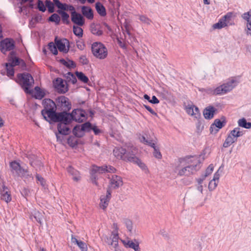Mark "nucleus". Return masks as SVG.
I'll return each mask as SVG.
<instances>
[{
  "label": "nucleus",
  "instance_id": "40",
  "mask_svg": "<svg viewBox=\"0 0 251 251\" xmlns=\"http://www.w3.org/2000/svg\"><path fill=\"white\" fill-rule=\"evenodd\" d=\"M136 16L138 17L139 19L142 23L147 25H151V20L150 18H149L147 16L139 14L137 15Z\"/></svg>",
  "mask_w": 251,
  "mask_h": 251
},
{
  "label": "nucleus",
  "instance_id": "36",
  "mask_svg": "<svg viewBox=\"0 0 251 251\" xmlns=\"http://www.w3.org/2000/svg\"><path fill=\"white\" fill-rule=\"evenodd\" d=\"M238 126L240 127H242L247 129L251 128V123L247 122L246 119L244 118L238 120Z\"/></svg>",
  "mask_w": 251,
  "mask_h": 251
},
{
  "label": "nucleus",
  "instance_id": "7",
  "mask_svg": "<svg viewBox=\"0 0 251 251\" xmlns=\"http://www.w3.org/2000/svg\"><path fill=\"white\" fill-rule=\"evenodd\" d=\"M130 150L132 152L131 155H129L130 152L126 153V150L123 148H115L113 150V154L114 156L118 159H121L123 160L128 161L129 157H132L134 154L137 153V149L136 147L131 146Z\"/></svg>",
  "mask_w": 251,
  "mask_h": 251
},
{
  "label": "nucleus",
  "instance_id": "52",
  "mask_svg": "<svg viewBox=\"0 0 251 251\" xmlns=\"http://www.w3.org/2000/svg\"><path fill=\"white\" fill-rule=\"evenodd\" d=\"M60 62L62 64L68 68H73L75 67V63L73 61L69 60L68 61H67L64 59H62L60 60Z\"/></svg>",
  "mask_w": 251,
  "mask_h": 251
},
{
  "label": "nucleus",
  "instance_id": "41",
  "mask_svg": "<svg viewBox=\"0 0 251 251\" xmlns=\"http://www.w3.org/2000/svg\"><path fill=\"white\" fill-rule=\"evenodd\" d=\"M74 33L78 37H82L83 36V29L79 26L74 25L73 27Z\"/></svg>",
  "mask_w": 251,
  "mask_h": 251
},
{
  "label": "nucleus",
  "instance_id": "33",
  "mask_svg": "<svg viewBox=\"0 0 251 251\" xmlns=\"http://www.w3.org/2000/svg\"><path fill=\"white\" fill-rule=\"evenodd\" d=\"M91 31L94 35L97 36H101L103 34V31L101 30L99 25H91Z\"/></svg>",
  "mask_w": 251,
  "mask_h": 251
},
{
  "label": "nucleus",
  "instance_id": "29",
  "mask_svg": "<svg viewBox=\"0 0 251 251\" xmlns=\"http://www.w3.org/2000/svg\"><path fill=\"white\" fill-rule=\"evenodd\" d=\"M244 132L241 130L240 127H235L233 130L230 131L229 134L234 138L236 141L238 137H241L243 135Z\"/></svg>",
  "mask_w": 251,
  "mask_h": 251
},
{
  "label": "nucleus",
  "instance_id": "54",
  "mask_svg": "<svg viewBox=\"0 0 251 251\" xmlns=\"http://www.w3.org/2000/svg\"><path fill=\"white\" fill-rule=\"evenodd\" d=\"M218 182H217V181L216 182V181L213 180V179L211 180L209 182V185H208L209 190L210 191L214 190L217 186Z\"/></svg>",
  "mask_w": 251,
  "mask_h": 251
},
{
  "label": "nucleus",
  "instance_id": "39",
  "mask_svg": "<svg viewBox=\"0 0 251 251\" xmlns=\"http://www.w3.org/2000/svg\"><path fill=\"white\" fill-rule=\"evenodd\" d=\"M43 217V216L41 212H40L39 211H35L34 213L32 214L31 218L32 219V217H33L37 222H38L40 224H41Z\"/></svg>",
  "mask_w": 251,
  "mask_h": 251
},
{
  "label": "nucleus",
  "instance_id": "20",
  "mask_svg": "<svg viewBox=\"0 0 251 251\" xmlns=\"http://www.w3.org/2000/svg\"><path fill=\"white\" fill-rule=\"evenodd\" d=\"M136 154L132 157H128V161L136 164L146 174L149 173V169L146 164L136 156Z\"/></svg>",
  "mask_w": 251,
  "mask_h": 251
},
{
  "label": "nucleus",
  "instance_id": "37",
  "mask_svg": "<svg viewBox=\"0 0 251 251\" xmlns=\"http://www.w3.org/2000/svg\"><path fill=\"white\" fill-rule=\"evenodd\" d=\"M57 12L61 15L62 21L63 23L68 25L70 23V21L69 20V15L66 12L63 11L62 10H58Z\"/></svg>",
  "mask_w": 251,
  "mask_h": 251
},
{
  "label": "nucleus",
  "instance_id": "49",
  "mask_svg": "<svg viewBox=\"0 0 251 251\" xmlns=\"http://www.w3.org/2000/svg\"><path fill=\"white\" fill-rule=\"evenodd\" d=\"M46 6L48 9V11L50 13H52L54 11V4L50 0H46L45 2Z\"/></svg>",
  "mask_w": 251,
  "mask_h": 251
},
{
  "label": "nucleus",
  "instance_id": "22",
  "mask_svg": "<svg viewBox=\"0 0 251 251\" xmlns=\"http://www.w3.org/2000/svg\"><path fill=\"white\" fill-rule=\"evenodd\" d=\"M185 110L186 112L195 118L198 119L200 117V113L199 108L193 104H188L186 106Z\"/></svg>",
  "mask_w": 251,
  "mask_h": 251
},
{
  "label": "nucleus",
  "instance_id": "14",
  "mask_svg": "<svg viewBox=\"0 0 251 251\" xmlns=\"http://www.w3.org/2000/svg\"><path fill=\"white\" fill-rule=\"evenodd\" d=\"M232 16L231 13H228L225 15L222 19H220L219 22L213 25L214 29H221L227 26L229 23V21Z\"/></svg>",
  "mask_w": 251,
  "mask_h": 251
},
{
  "label": "nucleus",
  "instance_id": "64",
  "mask_svg": "<svg viewBox=\"0 0 251 251\" xmlns=\"http://www.w3.org/2000/svg\"><path fill=\"white\" fill-rule=\"evenodd\" d=\"M77 47L79 49L82 50L84 49V45L83 44H82V43H81L80 44L77 43Z\"/></svg>",
  "mask_w": 251,
  "mask_h": 251
},
{
  "label": "nucleus",
  "instance_id": "30",
  "mask_svg": "<svg viewBox=\"0 0 251 251\" xmlns=\"http://www.w3.org/2000/svg\"><path fill=\"white\" fill-rule=\"evenodd\" d=\"M10 65H12L13 67L21 65L22 66L24 67L25 66V63L23 59H20L17 57H11V59H9Z\"/></svg>",
  "mask_w": 251,
  "mask_h": 251
},
{
  "label": "nucleus",
  "instance_id": "15",
  "mask_svg": "<svg viewBox=\"0 0 251 251\" xmlns=\"http://www.w3.org/2000/svg\"><path fill=\"white\" fill-rule=\"evenodd\" d=\"M58 105L60 106L64 110H69L71 108V104L68 98L61 96L56 99Z\"/></svg>",
  "mask_w": 251,
  "mask_h": 251
},
{
  "label": "nucleus",
  "instance_id": "24",
  "mask_svg": "<svg viewBox=\"0 0 251 251\" xmlns=\"http://www.w3.org/2000/svg\"><path fill=\"white\" fill-rule=\"evenodd\" d=\"M54 4L61 10L75 11V8L73 5H68L66 3H61L59 0H53Z\"/></svg>",
  "mask_w": 251,
  "mask_h": 251
},
{
  "label": "nucleus",
  "instance_id": "55",
  "mask_svg": "<svg viewBox=\"0 0 251 251\" xmlns=\"http://www.w3.org/2000/svg\"><path fill=\"white\" fill-rule=\"evenodd\" d=\"M36 178L38 181V183L39 182L43 187L46 186V181L44 178L37 174L36 175Z\"/></svg>",
  "mask_w": 251,
  "mask_h": 251
},
{
  "label": "nucleus",
  "instance_id": "6",
  "mask_svg": "<svg viewBox=\"0 0 251 251\" xmlns=\"http://www.w3.org/2000/svg\"><path fill=\"white\" fill-rule=\"evenodd\" d=\"M139 139L141 142L153 149V155L154 157L158 159L162 158V154L160 151L159 148L156 145L157 139L155 138L154 139H148L146 138L144 135H142L139 137Z\"/></svg>",
  "mask_w": 251,
  "mask_h": 251
},
{
  "label": "nucleus",
  "instance_id": "8",
  "mask_svg": "<svg viewBox=\"0 0 251 251\" xmlns=\"http://www.w3.org/2000/svg\"><path fill=\"white\" fill-rule=\"evenodd\" d=\"M238 82L236 80L231 78L229 79L226 82L218 86L217 90L219 95H225L231 91L237 85Z\"/></svg>",
  "mask_w": 251,
  "mask_h": 251
},
{
  "label": "nucleus",
  "instance_id": "45",
  "mask_svg": "<svg viewBox=\"0 0 251 251\" xmlns=\"http://www.w3.org/2000/svg\"><path fill=\"white\" fill-rule=\"evenodd\" d=\"M5 66L7 76L10 77L13 76L14 75V70L12 65H10V63H6Z\"/></svg>",
  "mask_w": 251,
  "mask_h": 251
},
{
  "label": "nucleus",
  "instance_id": "11",
  "mask_svg": "<svg viewBox=\"0 0 251 251\" xmlns=\"http://www.w3.org/2000/svg\"><path fill=\"white\" fill-rule=\"evenodd\" d=\"M200 167V163L195 165H188L180 169L178 171V175L180 176H188L196 172Z\"/></svg>",
  "mask_w": 251,
  "mask_h": 251
},
{
  "label": "nucleus",
  "instance_id": "51",
  "mask_svg": "<svg viewBox=\"0 0 251 251\" xmlns=\"http://www.w3.org/2000/svg\"><path fill=\"white\" fill-rule=\"evenodd\" d=\"M218 89V87H217L216 88H207L205 89V92L210 95H219V94L218 91H217Z\"/></svg>",
  "mask_w": 251,
  "mask_h": 251
},
{
  "label": "nucleus",
  "instance_id": "47",
  "mask_svg": "<svg viewBox=\"0 0 251 251\" xmlns=\"http://www.w3.org/2000/svg\"><path fill=\"white\" fill-rule=\"evenodd\" d=\"M49 21L55 22L56 24L58 25L60 21V17L57 14H53L49 18Z\"/></svg>",
  "mask_w": 251,
  "mask_h": 251
},
{
  "label": "nucleus",
  "instance_id": "44",
  "mask_svg": "<svg viewBox=\"0 0 251 251\" xmlns=\"http://www.w3.org/2000/svg\"><path fill=\"white\" fill-rule=\"evenodd\" d=\"M76 75L80 81L84 83H87L89 81V79L83 73L76 72Z\"/></svg>",
  "mask_w": 251,
  "mask_h": 251
},
{
  "label": "nucleus",
  "instance_id": "50",
  "mask_svg": "<svg viewBox=\"0 0 251 251\" xmlns=\"http://www.w3.org/2000/svg\"><path fill=\"white\" fill-rule=\"evenodd\" d=\"M123 223L126 225L127 230L129 232H131L132 230V222L128 219H125L123 220Z\"/></svg>",
  "mask_w": 251,
  "mask_h": 251
},
{
  "label": "nucleus",
  "instance_id": "23",
  "mask_svg": "<svg viewBox=\"0 0 251 251\" xmlns=\"http://www.w3.org/2000/svg\"><path fill=\"white\" fill-rule=\"evenodd\" d=\"M55 44L57 46V48L60 51H62L65 53H66L68 51L69 48H66V44L69 43L68 40L66 39H64L63 40H57L56 39L55 40Z\"/></svg>",
  "mask_w": 251,
  "mask_h": 251
},
{
  "label": "nucleus",
  "instance_id": "4",
  "mask_svg": "<svg viewBox=\"0 0 251 251\" xmlns=\"http://www.w3.org/2000/svg\"><path fill=\"white\" fill-rule=\"evenodd\" d=\"M93 55L100 59H105L108 54V51L104 45L100 42H94L91 46Z\"/></svg>",
  "mask_w": 251,
  "mask_h": 251
},
{
  "label": "nucleus",
  "instance_id": "26",
  "mask_svg": "<svg viewBox=\"0 0 251 251\" xmlns=\"http://www.w3.org/2000/svg\"><path fill=\"white\" fill-rule=\"evenodd\" d=\"M0 195L1 196V199L7 203L11 201V196L10 192L8 191L7 188H5V186H3L2 190H0Z\"/></svg>",
  "mask_w": 251,
  "mask_h": 251
},
{
  "label": "nucleus",
  "instance_id": "19",
  "mask_svg": "<svg viewBox=\"0 0 251 251\" xmlns=\"http://www.w3.org/2000/svg\"><path fill=\"white\" fill-rule=\"evenodd\" d=\"M111 197V191L109 189H107L105 195H101L100 198V206L105 210L108 205L109 201Z\"/></svg>",
  "mask_w": 251,
  "mask_h": 251
},
{
  "label": "nucleus",
  "instance_id": "61",
  "mask_svg": "<svg viewBox=\"0 0 251 251\" xmlns=\"http://www.w3.org/2000/svg\"><path fill=\"white\" fill-rule=\"evenodd\" d=\"M246 27L247 29L246 31L247 35L251 36V23H247Z\"/></svg>",
  "mask_w": 251,
  "mask_h": 251
},
{
  "label": "nucleus",
  "instance_id": "10",
  "mask_svg": "<svg viewBox=\"0 0 251 251\" xmlns=\"http://www.w3.org/2000/svg\"><path fill=\"white\" fill-rule=\"evenodd\" d=\"M108 178L110 180L109 188L107 189L110 190H111V189H116L123 185V178L119 176L112 175L111 177Z\"/></svg>",
  "mask_w": 251,
  "mask_h": 251
},
{
  "label": "nucleus",
  "instance_id": "25",
  "mask_svg": "<svg viewBox=\"0 0 251 251\" xmlns=\"http://www.w3.org/2000/svg\"><path fill=\"white\" fill-rule=\"evenodd\" d=\"M216 109L212 106H209L203 110V116L206 119H211L214 117Z\"/></svg>",
  "mask_w": 251,
  "mask_h": 251
},
{
  "label": "nucleus",
  "instance_id": "28",
  "mask_svg": "<svg viewBox=\"0 0 251 251\" xmlns=\"http://www.w3.org/2000/svg\"><path fill=\"white\" fill-rule=\"evenodd\" d=\"M72 242L77 245L81 251H87V246L84 242L77 240L76 238L72 236Z\"/></svg>",
  "mask_w": 251,
  "mask_h": 251
},
{
  "label": "nucleus",
  "instance_id": "27",
  "mask_svg": "<svg viewBox=\"0 0 251 251\" xmlns=\"http://www.w3.org/2000/svg\"><path fill=\"white\" fill-rule=\"evenodd\" d=\"M81 12L84 16L89 20L93 19L94 17L92 9L88 6H83L81 7Z\"/></svg>",
  "mask_w": 251,
  "mask_h": 251
},
{
  "label": "nucleus",
  "instance_id": "21",
  "mask_svg": "<svg viewBox=\"0 0 251 251\" xmlns=\"http://www.w3.org/2000/svg\"><path fill=\"white\" fill-rule=\"evenodd\" d=\"M56 122H60L58 124L57 129L60 134L63 135H68L70 132V128L67 126V124L70 122H65L63 120L58 121Z\"/></svg>",
  "mask_w": 251,
  "mask_h": 251
},
{
  "label": "nucleus",
  "instance_id": "35",
  "mask_svg": "<svg viewBox=\"0 0 251 251\" xmlns=\"http://www.w3.org/2000/svg\"><path fill=\"white\" fill-rule=\"evenodd\" d=\"M73 132L74 134L77 137H81L84 135V131L81 129V126L77 125L74 127Z\"/></svg>",
  "mask_w": 251,
  "mask_h": 251
},
{
  "label": "nucleus",
  "instance_id": "18",
  "mask_svg": "<svg viewBox=\"0 0 251 251\" xmlns=\"http://www.w3.org/2000/svg\"><path fill=\"white\" fill-rule=\"evenodd\" d=\"M71 20L73 23L79 26L83 25L85 23V20L83 16L75 11L72 12Z\"/></svg>",
  "mask_w": 251,
  "mask_h": 251
},
{
  "label": "nucleus",
  "instance_id": "38",
  "mask_svg": "<svg viewBox=\"0 0 251 251\" xmlns=\"http://www.w3.org/2000/svg\"><path fill=\"white\" fill-rule=\"evenodd\" d=\"M236 141L229 134L223 144V147L224 148H227Z\"/></svg>",
  "mask_w": 251,
  "mask_h": 251
},
{
  "label": "nucleus",
  "instance_id": "13",
  "mask_svg": "<svg viewBox=\"0 0 251 251\" xmlns=\"http://www.w3.org/2000/svg\"><path fill=\"white\" fill-rule=\"evenodd\" d=\"M14 47V42L12 39L6 38L0 42V50L4 54L7 51L13 50Z\"/></svg>",
  "mask_w": 251,
  "mask_h": 251
},
{
  "label": "nucleus",
  "instance_id": "48",
  "mask_svg": "<svg viewBox=\"0 0 251 251\" xmlns=\"http://www.w3.org/2000/svg\"><path fill=\"white\" fill-rule=\"evenodd\" d=\"M48 48L50 50L54 55L58 53L57 46L53 42H50L48 45Z\"/></svg>",
  "mask_w": 251,
  "mask_h": 251
},
{
  "label": "nucleus",
  "instance_id": "58",
  "mask_svg": "<svg viewBox=\"0 0 251 251\" xmlns=\"http://www.w3.org/2000/svg\"><path fill=\"white\" fill-rule=\"evenodd\" d=\"M38 8L39 10L43 12H45L46 10V6H45L42 0H39L38 1Z\"/></svg>",
  "mask_w": 251,
  "mask_h": 251
},
{
  "label": "nucleus",
  "instance_id": "59",
  "mask_svg": "<svg viewBox=\"0 0 251 251\" xmlns=\"http://www.w3.org/2000/svg\"><path fill=\"white\" fill-rule=\"evenodd\" d=\"M79 62L82 65H87L89 63V60L85 55H82L79 57Z\"/></svg>",
  "mask_w": 251,
  "mask_h": 251
},
{
  "label": "nucleus",
  "instance_id": "5",
  "mask_svg": "<svg viewBox=\"0 0 251 251\" xmlns=\"http://www.w3.org/2000/svg\"><path fill=\"white\" fill-rule=\"evenodd\" d=\"M18 78L25 92L30 93V89L34 83V80L31 75L28 73L18 74Z\"/></svg>",
  "mask_w": 251,
  "mask_h": 251
},
{
  "label": "nucleus",
  "instance_id": "16",
  "mask_svg": "<svg viewBox=\"0 0 251 251\" xmlns=\"http://www.w3.org/2000/svg\"><path fill=\"white\" fill-rule=\"evenodd\" d=\"M119 238L118 232L114 231L112 233L111 237L108 238L106 237L104 240L106 243L109 245L113 246L115 248V251H117Z\"/></svg>",
  "mask_w": 251,
  "mask_h": 251
},
{
  "label": "nucleus",
  "instance_id": "63",
  "mask_svg": "<svg viewBox=\"0 0 251 251\" xmlns=\"http://www.w3.org/2000/svg\"><path fill=\"white\" fill-rule=\"evenodd\" d=\"M150 102L153 104H157L159 102V100L155 96H153Z\"/></svg>",
  "mask_w": 251,
  "mask_h": 251
},
{
  "label": "nucleus",
  "instance_id": "31",
  "mask_svg": "<svg viewBox=\"0 0 251 251\" xmlns=\"http://www.w3.org/2000/svg\"><path fill=\"white\" fill-rule=\"evenodd\" d=\"M67 172L73 176V179L75 181H77L80 179V177L79 172L72 167H68L67 168Z\"/></svg>",
  "mask_w": 251,
  "mask_h": 251
},
{
  "label": "nucleus",
  "instance_id": "43",
  "mask_svg": "<svg viewBox=\"0 0 251 251\" xmlns=\"http://www.w3.org/2000/svg\"><path fill=\"white\" fill-rule=\"evenodd\" d=\"M66 79L67 81L69 83H71L72 84H75L77 81L75 76L71 73H68L67 74Z\"/></svg>",
  "mask_w": 251,
  "mask_h": 251
},
{
  "label": "nucleus",
  "instance_id": "32",
  "mask_svg": "<svg viewBox=\"0 0 251 251\" xmlns=\"http://www.w3.org/2000/svg\"><path fill=\"white\" fill-rule=\"evenodd\" d=\"M226 124V118L225 117H222L221 119H217L215 120L214 124L211 125L210 128H211L212 126H215L219 129H221L225 126Z\"/></svg>",
  "mask_w": 251,
  "mask_h": 251
},
{
  "label": "nucleus",
  "instance_id": "12",
  "mask_svg": "<svg viewBox=\"0 0 251 251\" xmlns=\"http://www.w3.org/2000/svg\"><path fill=\"white\" fill-rule=\"evenodd\" d=\"M54 87L57 92L61 94H64L68 90L66 85V82L61 78H57L53 82Z\"/></svg>",
  "mask_w": 251,
  "mask_h": 251
},
{
  "label": "nucleus",
  "instance_id": "62",
  "mask_svg": "<svg viewBox=\"0 0 251 251\" xmlns=\"http://www.w3.org/2000/svg\"><path fill=\"white\" fill-rule=\"evenodd\" d=\"M91 129L93 130L95 135H99L101 132L97 126H92Z\"/></svg>",
  "mask_w": 251,
  "mask_h": 251
},
{
  "label": "nucleus",
  "instance_id": "34",
  "mask_svg": "<svg viewBox=\"0 0 251 251\" xmlns=\"http://www.w3.org/2000/svg\"><path fill=\"white\" fill-rule=\"evenodd\" d=\"M96 9L97 12L101 16H105L106 15V10L104 6L100 2L96 4Z\"/></svg>",
  "mask_w": 251,
  "mask_h": 251
},
{
  "label": "nucleus",
  "instance_id": "9",
  "mask_svg": "<svg viewBox=\"0 0 251 251\" xmlns=\"http://www.w3.org/2000/svg\"><path fill=\"white\" fill-rule=\"evenodd\" d=\"M116 171L115 168L111 166H104L101 167H98L97 166H93L91 170V175L93 178L95 179L94 182L96 184L95 179H96V174H102L106 172L113 173Z\"/></svg>",
  "mask_w": 251,
  "mask_h": 251
},
{
  "label": "nucleus",
  "instance_id": "56",
  "mask_svg": "<svg viewBox=\"0 0 251 251\" xmlns=\"http://www.w3.org/2000/svg\"><path fill=\"white\" fill-rule=\"evenodd\" d=\"M223 167L222 166H221L218 170L215 173L214 175V176H213V180H215L216 181V180L217 181V182H218V180H219V179L220 178V172H222L223 170H222V168Z\"/></svg>",
  "mask_w": 251,
  "mask_h": 251
},
{
  "label": "nucleus",
  "instance_id": "46",
  "mask_svg": "<svg viewBox=\"0 0 251 251\" xmlns=\"http://www.w3.org/2000/svg\"><path fill=\"white\" fill-rule=\"evenodd\" d=\"M241 17L247 21V23H251V9L248 12L243 13Z\"/></svg>",
  "mask_w": 251,
  "mask_h": 251
},
{
  "label": "nucleus",
  "instance_id": "17",
  "mask_svg": "<svg viewBox=\"0 0 251 251\" xmlns=\"http://www.w3.org/2000/svg\"><path fill=\"white\" fill-rule=\"evenodd\" d=\"M121 241L126 248L132 249L134 251H141L139 243L136 240H121Z\"/></svg>",
  "mask_w": 251,
  "mask_h": 251
},
{
  "label": "nucleus",
  "instance_id": "57",
  "mask_svg": "<svg viewBox=\"0 0 251 251\" xmlns=\"http://www.w3.org/2000/svg\"><path fill=\"white\" fill-rule=\"evenodd\" d=\"M213 169H214V167L212 164H210V165H209V166L207 167V168L205 170V174H204V175H205V177H207L209 175H210L213 171Z\"/></svg>",
  "mask_w": 251,
  "mask_h": 251
},
{
  "label": "nucleus",
  "instance_id": "53",
  "mask_svg": "<svg viewBox=\"0 0 251 251\" xmlns=\"http://www.w3.org/2000/svg\"><path fill=\"white\" fill-rule=\"evenodd\" d=\"M81 129L83 130L84 132V131H89L91 129V128H92V125H91V123H90L89 122L85 123L81 125Z\"/></svg>",
  "mask_w": 251,
  "mask_h": 251
},
{
  "label": "nucleus",
  "instance_id": "3",
  "mask_svg": "<svg viewBox=\"0 0 251 251\" xmlns=\"http://www.w3.org/2000/svg\"><path fill=\"white\" fill-rule=\"evenodd\" d=\"M10 167L11 172L15 177H20L24 179H28L33 176L31 174H30L27 169L23 168L20 164L16 161H12L10 163Z\"/></svg>",
  "mask_w": 251,
  "mask_h": 251
},
{
  "label": "nucleus",
  "instance_id": "2",
  "mask_svg": "<svg viewBox=\"0 0 251 251\" xmlns=\"http://www.w3.org/2000/svg\"><path fill=\"white\" fill-rule=\"evenodd\" d=\"M60 117L61 118V120L65 122H71L73 120L77 122L81 123L86 119V114L84 110L76 109L74 110L71 114L66 112H61Z\"/></svg>",
  "mask_w": 251,
  "mask_h": 251
},
{
  "label": "nucleus",
  "instance_id": "60",
  "mask_svg": "<svg viewBox=\"0 0 251 251\" xmlns=\"http://www.w3.org/2000/svg\"><path fill=\"white\" fill-rule=\"evenodd\" d=\"M144 106L145 107V108L148 111H149L151 114H152V115H153L154 116H157V113L151 107H150L149 106H148V105H144Z\"/></svg>",
  "mask_w": 251,
  "mask_h": 251
},
{
  "label": "nucleus",
  "instance_id": "42",
  "mask_svg": "<svg viewBox=\"0 0 251 251\" xmlns=\"http://www.w3.org/2000/svg\"><path fill=\"white\" fill-rule=\"evenodd\" d=\"M35 97L36 99L41 100L45 96V93L38 87L35 88Z\"/></svg>",
  "mask_w": 251,
  "mask_h": 251
},
{
  "label": "nucleus",
  "instance_id": "1",
  "mask_svg": "<svg viewBox=\"0 0 251 251\" xmlns=\"http://www.w3.org/2000/svg\"><path fill=\"white\" fill-rule=\"evenodd\" d=\"M44 109L41 114L47 121L57 122L60 121V113H56V105L55 102L50 99H45L42 102Z\"/></svg>",
  "mask_w": 251,
  "mask_h": 251
}]
</instances>
